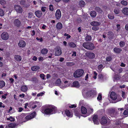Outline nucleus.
Segmentation results:
<instances>
[{
    "label": "nucleus",
    "instance_id": "f257e3e1",
    "mask_svg": "<svg viewBox=\"0 0 128 128\" xmlns=\"http://www.w3.org/2000/svg\"><path fill=\"white\" fill-rule=\"evenodd\" d=\"M82 46L85 48L90 50H93L94 48V44L91 42H84Z\"/></svg>",
    "mask_w": 128,
    "mask_h": 128
},
{
    "label": "nucleus",
    "instance_id": "f03ea898",
    "mask_svg": "<svg viewBox=\"0 0 128 128\" xmlns=\"http://www.w3.org/2000/svg\"><path fill=\"white\" fill-rule=\"evenodd\" d=\"M84 73L82 69H78L76 70L74 73V76L75 78H78L82 76Z\"/></svg>",
    "mask_w": 128,
    "mask_h": 128
},
{
    "label": "nucleus",
    "instance_id": "7ed1b4c3",
    "mask_svg": "<svg viewBox=\"0 0 128 128\" xmlns=\"http://www.w3.org/2000/svg\"><path fill=\"white\" fill-rule=\"evenodd\" d=\"M1 36L2 39L5 40H8L9 37L8 33L5 32H3Z\"/></svg>",
    "mask_w": 128,
    "mask_h": 128
},
{
    "label": "nucleus",
    "instance_id": "20e7f679",
    "mask_svg": "<svg viewBox=\"0 0 128 128\" xmlns=\"http://www.w3.org/2000/svg\"><path fill=\"white\" fill-rule=\"evenodd\" d=\"M35 114L36 112H34L30 114L27 116L26 115L25 118L27 120L31 119L34 118L35 116Z\"/></svg>",
    "mask_w": 128,
    "mask_h": 128
},
{
    "label": "nucleus",
    "instance_id": "39448f33",
    "mask_svg": "<svg viewBox=\"0 0 128 128\" xmlns=\"http://www.w3.org/2000/svg\"><path fill=\"white\" fill-rule=\"evenodd\" d=\"M108 119V118L106 116H102L101 119L100 123L102 125L106 124L107 122Z\"/></svg>",
    "mask_w": 128,
    "mask_h": 128
},
{
    "label": "nucleus",
    "instance_id": "423d86ee",
    "mask_svg": "<svg viewBox=\"0 0 128 128\" xmlns=\"http://www.w3.org/2000/svg\"><path fill=\"white\" fill-rule=\"evenodd\" d=\"M55 50V54L56 56H58L61 54L62 53V50L60 47H57Z\"/></svg>",
    "mask_w": 128,
    "mask_h": 128
},
{
    "label": "nucleus",
    "instance_id": "0eeeda50",
    "mask_svg": "<svg viewBox=\"0 0 128 128\" xmlns=\"http://www.w3.org/2000/svg\"><path fill=\"white\" fill-rule=\"evenodd\" d=\"M54 106H52L51 108L46 109L44 110V112L46 114L51 113L52 111L54 110Z\"/></svg>",
    "mask_w": 128,
    "mask_h": 128
},
{
    "label": "nucleus",
    "instance_id": "6e6552de",
    "mask_svg": "<svg viewBox=\"0 0 128 128\" xmlns=\"http://www.w3.org/2000/svg\"><path fill=\"white\" fill-rule=\"evenodd\" d=\"M14 8L16 12L18 13H22V8L19 5H15Z\"/></svg>",
    "mask_w": 128,
    "mask_h": 128
},
{
    "label": "nucleus",
    "instance_id": "1a4fd4ad",
    "mask_svg": "<svg viewBox=\"0 0 128 128\" xmlns=\"http://www.w3.org/2000/svg\"><path fill=\"white\" fill-rule=\"evenodd\" d=\"M14 26L17 27H19L21 24L20 21L18 19L14 20L13 22Z\"/></svg>",
    "mask_w": 128,
    "mask_h": 128
},
{
    "label": "nucleus",
    "instance_id": "9d476101",
    "mask_svg": "<svg viewBox=\"0 0 128 128\" xmlns=\"http://www.w3.org/2000/svg\"><path fill=\"white\" fill-rule=\"evenodd\" d=\"M26 45L25 42L22 40H20L18 43V46L20 48H24L25 46Z\"/></svg>",
    "mask_w": 128,
    "mask_h": 128
},
{
    "label": "nucleus",
    "instance_id": "9b49d317",
    "mask_svg": "<svg viewBox=\"0 0 128 128\" xmlns=\"http://www.w3.org/2000/svg\"><path fill=\"white\" fill-rule=\"evenodd\" d=\"M61 13L60 10L59 9H58L56 11L55 14L56 18L57 19H59L61 18Z\"/></svg>",
    "mask_w": 128,
    "mask_h": 128
},
{
    "label": "nucleus",
    "instance_id": "f8f14e48",
    "mask_svg": "<svg viewBox=\"0 0 128 128\" xmlns=\"http://www.w3.org/2000/svg\"><path fill=\"white\" fill-rule=\"evenodd\" d=\"M110 97L113 100H116L117 98V95L114 92H112L110 94Z\"/></svg>",
    "mask_w": 128,
    "mask_h": 128
},
{
    "label": "nucleus",
    "instance_id": "ddd939ff",
    "mask_svg": "<svg viewBox=\"0 0 128 128\" xmlns=\"http://www.w3.org/2000/svg\"><path fill=\"white\" fill-rule=\"evenodd\" d=\"M35 14L36 16L38 18L41 17L42 15V13L40 10L36 11L35 12Z\"/></svg>",
    "mask_w": 128,
    "mask_h": 128
},
{
    "label": "nucleus",
    "instance_id": "4468645a",
    "mask_svg": "<svg viewBox=\"0 0 128 128\" xmlns=\"http://www.w3.org/2000/svg\"><path fill=\"white\" fill-rule=\"evenodd\" d=\"M93 120L94 124H99V122L98 118V116L95 115L93 118Z\"/></svg>",
    "mask_w": 128,
    "mask_h": 128
},
{
    "label": "nucleus",
    "instance_id": "2eb2a0df",
    "mask_svg": "<svg viewBox=\"0 0 128 128\" xmlns=\"http://www.w3.org/2000/svg\"><path fill=\"white\" fill-rule=\"evenodd\" d=\"M90 24L92 26H98L100 25L101 23L98 22L93 21L91 22Z\"/></svg>",
    "mask_w": 128,
    "mask_h": 128
},
{
    "label": "nucleus",
    "instance_id": "dca6fc26",
    "mask_svg": "<svg viewBox=\"0 0 128 128\" xmlns=\"http://www.w3.org/2000/svg\"><path fill=\"white\" fill-rule=\"evenodd\" d=\"M80 86V84L77 81L74 82L71 85V87L78 88Z\"/></svg>",
    "mask_w": 128,
    "mask_h": 128
},
{
    "label": "nucleus",
    "instance_id": "f3484780",
    "mask_svg": "<svg viewBox=\"0 0 128 128\" xmlns=\"http://www.w3.org/2000/svg\"><path fill=\"white\" fill-rule=\"evenodd\" d=\"M86 55L90 58H93L95 57L94 54L92 52L88 53Z\"/></svg>",
    "mask_w": 128,
    "mask_h": 128
},
{
    "label": "nucleus",
    "instance_id": "a211bd4d",
    "mask_svg": "<svg viewBox=\"0 0 128 128\" xmlns=\"http://www.w3.org/2000/svg\"><path fill=\"white\" fill-rule=\"evenodd\" d=\"M56 27L58 30H60L62 28V25L61 22H58L56 24Z\"/></svg>",
    "mask_w": 128,
    "mask_h": 128
},
{
    "label": "nucleus",
    "instance_id": "6ab92c4d",
    "mask_svg": "<svg viewBox=\"0 0 128 128\" xmlns=\"http://www.w3.org/2000/svg\"><path fill=\"white\" fill-rule=\"evenodd\" d=\"M14 58V59L16 60L18 62L20 61L22 59L21 56L18 55H15Z\"/></svg>",
    "mask_w": 128,
    "mask_h": 128
},
{
    "label": "nucleus",
    "instance_id": "aec40b11",
    "mask_svg": "<svg viewBox=\"0 0 128 128\" xmlns=\"http://www.w3.org/2000/svg\"><path fill=\"white\" fill-rule=\"evenodd\" d=\"M16 126L15 124L11 123L6 127L5 128H14Z\"/></svg>",
    "mask_w": 128,
    "mask_h": 128
},
{
    "label": "nucleus",
    "instance_id": "412c9836",
    "mask_svg": "<svg viewBox=\"0 0 128 128\" xmlns=\"http://www.w3.org/2000/svg\"><path fill=\"white\" fill-rule=\"evenodd\" d=\"M122 13L126 16H128V8H124L122 11Z\"/></svg>",
    "mask_w": 128,
    "mask_h": 128
},
{
    "label": "nucleus",
    "instance_id": "4be33fe9",
    "mask_svg": "<svg viewBox=\"0 0 128 128\" xmlns=\"http://www.w3.org/2000/svg\"><path fill=\"white\" fill-rule=\"evenodd\" d=\"M78 5L80 7H84L85 5V4L83 0H81L79 1Z\"/></svg>",
    "mask_w": 128,
    "mask_h": 128
},
{
    "label": "nucleus",
    "instance_id": "5701e85b",
    "mask_svg": "<svg viewBox=\"0 0 128 128\" xmlns=\"http://www.w3.org/2000/svg\"><path fill=\"white\" fill-rule=\"evenodd\" d=\"M114 50L115 53L119 54L122 51V50L120 48H114Z\"/></svg>",
    "mask_w": 128,
    "mask_h": 128
},
{
    "label": "nucleus",
    "instance_id": "b1692460",
    "mask_svg": "<svg viewBox=\"0 0 128 128\" xmlns=\"http://www.w3.org/2000/svg\"><path fill=\"white\" fill-rule=\"evenodd\" d=\"M81 111L82 113L83 114H85L87 112L86 109L84 106L82 107Z\"/></svg>",
    "mask_w": 128,
    "mask_h": 128
},
{
    "label": "nucleus",
    "instance_id": "393cba45",
    "mask_svg": "<svg viewBox=\"0 0 128 128\" xmlns=\"http://www.w3.org/2000/svg\"><path fill=\"white\" fill-rule=\"evenodd\" d=\"M90 14L92 17L94 18L96 16V13L94 11H92L90 12Z\"/></svg>",
    "mask_w": 128,
    "mask_h": 128
},
{
    "label": "nucleus",
    "instance_id": "a878e982",
    "mask_svg": "<svg viewBox=\"0 0 128 128\" xmlns=\"http://www.w3.org/2000/svg\"><path fill=\"white\" fill-rule=\"evenodd\" d=\"M65 113L68 116L72 117V114H71L69 110H66L65 111Z\"/></svg>",
    "mask_w": 128,
    "mask_h": 128
},
{
    "label": "nucleus",
    "instance_id": "bb28decb",
    "mask_svg": "<svg viewBox=\"0 0 128 128\" xmlns=\"http://www.w3.org/2000/svg\"><path fill=\"white\" fill-rule=\"evenodd\" d=\"M28 89L27 87L26 86H22L21 88V90L23 92H26Z\"/></svg>",
    "mask_w": 128,
    "mask_h": 128
},
{
    "label": "nucleus",
    "instance_id": "cd10ccee",
    "mask_svg": "<svg viewBox=\"0 0 128 128\" xmlns=\"http://www.w3.org/2000/svg\"><path fill=\"white\" fill-rule=\"evenodd\" d=\"M69 46L72 48H75L76 46V44L73 42H70L68 44Z\"/></svg>",
    "mask_w": 128,
    "mask_h": 128
},
{
    "label": "nucleus",
    "instance_id": "c85d7f7f",
    "mask_svg": "<svg viewBox=\"0 0 128 128\" xmlns=\"http://www.w3.org/2000/svg\"><path fill=\"white\" fill-rule=\"evenodd\" d=\"M40 69V67L38 66H33L31 68L32 70L33 71H37Z\"/></svg>",
    "mask_w": 128,
    "mask_h": 128
},
{
    "label": "nucleus",
    "instance_id": "c756f323",
    "mask_svg": "<svg viewBox=\"0 0 128 128\" xmlns=\"http://www.w3.org/2000/svg\"><path fill=\"white\" fill-rule=\"evenodd\" d=\"M48 52V50L45 48L43 49L41 51V53L42 54H46Z\"/></svg>",
    "mask_w": 128,
    "mask_h": 128
},
{
    "label": "nucleus",
    "instance_id": "7c9ffc66",
    "mask_svg": "<svg viewBox=\"0 0 128 128\" xmlns=\"http://www.w3.org/2000/svg\"><path fill=\"white\" fill-rule=\"evenodd\" d=\"M61 82L60 80V79H58L56 81L55 84L56 86H58L61 84Z\"/></svg>",
    "mask_w": 128,
    "mask_h": 128
},
{
    "label": "nucleus",
    "instance_id": "2f4dec72",
    "mask_svg": "<svg viewBox=\"0 0 128 128\" xmlns=\"http://www.w3.org/2000/svg\"><path fill=\"white\" fill-rule=\"evenodd\" d=\"M64 88L68 87L70 85V83H68L67 81H66L64 82Z\"/></svg>",
    "mask_w": 128,
    "mask_h": 128
},
{
    "label": "nucleus",
    "instance_id": "473e14b6",
    "mask_svg": "<svg viewBox=\"0 0 128 128\" xmlns=\"http://www.w3.org/2000/svg\"><path fill=\"white\" fill-rule=\"evenodd\" d=\"M5 85V83L4 81H0V88L3 87Z\"/></svg>",
    "mask_w": 128,
    "mask_h": 128
},
{
    "label": "nucleus",
    "instance_id": "72a5a7b5",
    "mask_svg": "<svg viewBox=\"0 0 128 128\" xmlns=\"http://www.w3.org/2000/svg\"><path fill=\"white\" fill-rule=\"evenodd\" d=\"M91 39L92 38L90 36L87 35L86 36L85 39L86 41H88L91 40Z\"/></svg>",
    "mask_w": 128,
    "mask_h": 128
},
{
    "label": "nucleus",
    "instance_id": "f704fd0d",
    "mask_svg": "<svg viewBox=\"0 0 128 128\" xmlns=\"http://www.w3.org/2000/svg\"><path fill=\"white\" fill-rule=\"evenodd\" d=\"M99 27L98 26H93L92 28V29L96 31L98 30L99 29Z\"/></svg>",
    "mask_w": 128,
    "mask_h": 128
},
{
    "label": "nucleus",
    "instance_id": "c9c22d12",
    "mask_svg": "<svg viewBox=\"0 0 128 128\" xmlns=\"http://www.w3.org/2000/svg\"><path fill=\"white\" fill-rule=\"evenodd\" d=\"M7 120H10L11 122H13L14 120V118L12 116H10L9 118H7Z\"/></svg>",
    "mask_w": 128,
    "mask_h": 128
},
{
    "label": "nucleus",
    "instance_id": "e433bc0d",
    "mask_svg": "<svg viewBox=\"0 0 128 128\" xmlns=\"http://www.w3.org/2000/svg\"><path fill=\"white\" fill-rule=\"evenodd\" d=\"M114 12L116 14H118L119 13L120 10L118 8H116L114 10Z\"/></svg>",
    "mask_w": 128,
    "mask_h": 128
},
{
    "label": "nucleus",
    "instance_id": "4c0bfd02",
    "mask_svg": "<svg viewBox=\"0 0 128 128\" xmlns=\"http://www.w3.org/2000/svg\"><path fill=\"white\" fill-rule=\"evenodd\" d=\"M108 17L110 19H113L114 18V15L112 14H109L108 15Z\"/></svg>",
    "mask_w": 128,
    "mask_h": 128
},
{
    "label": "nucleus",
    "instance_id": "58836bf2",
    "mask_svg": "<svg viewBox=\"0 0 128 128\" xmlns=\"http://www.w3.org/2000/svg\"><path fill=\"white\" fill-rule=\"evenodd\" d=\"M121 3L123 5L126 6L127 4V2L124 0H122L121 1Z\"/></svg>",
    "mask_w": 128,
    "mask_h": 128
},
{
    "label": "nucleus",
    "instance_id": "ea45409f",
    "mask_svg": "<svg viewBox=\"0 0 128 128\" xmlns=\"http://www.w3.org/2000/svg\"><path fill=\"white\" fill-rule=\"evenodd\" d=\"M4 14V12L2 9L0 8V16H2Z\"/></svg>",
    "mask_w": 128,
    "mask_h": 128
},
{
    "label": "nucleus",
    "instance_id": "a19ab883",
    "mask_svg": "<svg viewBox=\"0 0 128 128\" xmlns=\"http://www.w3.org/2000/svg\"><path fill=\"white\" fill-rule=\"evenodd\" d=\"M98 78L100 80H102L103 79V76L102 75L100 74L98 76Z\"/></svg>",
    "mask_w": 128,
    "mask_h": 128
},
{
    "label": "nucleus",
    "instance_id": "79ce46f5",
    "mask_svg": "<svg viewBox=\"0 0 128 128\" xmlns=\"http://www.w3.org/2000/svg\"><path fill=\"white\" fill-rule=\"evenodd\" d=\"M125 43L123 41H121L120 43V45L121 47H123L124 46Z\"/></svg>",
    "mask_w": 128,
    "mask_h": 128
},
{
    "label": "nucleus",
    "instance_id": "37998d69",
    "mask_svg": "<svg viewBox=\"0 0 128 128\" xmlns=\"http://www.w3.org/2000/svg\"><path fill=\"white\" fill-rule=\"evenodd\" d=\"M96 10L97 12L100 13H101L102 12V11L101 9L98 7H96Z\"/></svg>",
    "mask_w": 128,
    "mask_h": 128
},
{
    "label": "nucleus",
    "instance_id": "c03bdc74",
    "mask_svg": "<svg viewBox=\"0 0 128 128\" xmlns=\"http://www.w3.org/2000/svg\"><path fill=\"white\" fill-rule=\"evenodd\" d=\"M49 10L51 11H53L54 10V7L53 5L52 4H50L49 6Z\"/></svg>",
    "mask_w": 128,
    "mask_h": 128
},
{
    "label": "nucleus",
    "instance_id": "a18cd8bd",
    "mask_svg": "<svg viewBox=\"0 0 128 128\" xmlns=\"http://www.w3.org/2000/svg\"><path fill=\"white\" fill-rule=\"evenodd\" d=\"M74 64V63L72 62H68L66 63V65L68 66H72Z\"/></svg>",
    "mask_w": 128,
    "mask_h": 128
},
{
    "label": "nucleus",
    "instance_id": "49530a36",
    "mask_svg": "<svg viewBox=\"0 0 128 128\" xmlns=\"http://www.w3.org/2000/svg\"><path fill=\"white\" fill-rule=\"evenodd\" d=\"M114 78L116 80H119L120 78V76L118 74L114 76Z\"/></svg>",
    "mask_w": 128,
    "mask_h": 128
},
{
    "label": "nucleus",
    "instance_id": "de8ad7c7",
    "mask_svg": "<svg viewBox=\"0 0 128 128\" xmlns=\"http://www.w3.org/2000/svg\"><path fill=\"white\" fill-rule=\"evenodd\" d=\"M0 3L2 5H4L6 3V2L4 0H0Z\"/></svg>",
    "mask_w": 128,
    "mask_h": 128
},
{
    "label": "nucleus",
    "instance_id": "09e8293b",
    "mask_svg": "<svg viewBox=\"0 0 128 128\" xmlns=\"http://www.w3.org/2000/svg\"><path fill=\"white\" fill-rule=\"evenodd\" d=\"M75 114L76 116L78 117H79V118H80V114L78 112L75 111Z\"/></svg>",
    "mask_w": 128,
    "mask_h": 128
},
{
    "label": "nucleus",
    "instance_id": "8fccbe9b",
    "mask_svg": "<svg viewBox=\"0 0 128 128\" xmlns=\"http://www.w3.org/2000/svg\"><path fill=\"white\" fill-rule=\"evenodd\" d=\"M46 8L44 6L42 7L41 8V10L43 12L46 11Z\"/></svg>",
    "mask_w": 128,
    "mask_h": 128
},
{
    "label": "nucleus",
    "instance_id": "3c124183",
    "mask_svg": "<svg viewBox=\"0 0 128 128\" xmlns=\"http://www.w3.org/2000/svg\"><path fill=\"white\" fill-rule=\"evenodd\" d=\"M26 114L24 113L22 114L20 116V118H23L24 117L26 116Z\"/></svg>",
    "mask_w": 128,
    "mask_h": 128
},
{
    "label": "nucleus",
    "instance_id": "603ef678",
    "mask_svg": "<svg viewBox=\"0 0 128 128\" xmlns=\"http://www.w3.org/2000/svg\"><path fill=\"white\" fill-rule=\"evenodd\" d=\"M97 99L99 100H100L102 99V96L101 94H98L97 98Z\"/></svg>",
    "mask_w": 128,
    "mask_h": 128
},
{
    "label": "nucleus",
    "instance_id": "864d4df0",
    "mask_svg": "<svg viewBox=\"0 0 128 128\" xmlns=\"http://www.w3.org/2000/svg\"><path fill=\"white\" fill-rule=\"evenodd\" d=\"M94 110L92 108H89L88 109V111L90 113H91Z\"/></svg>",
    "mask_w": 128,
    "mask_h": 128
},
{
    "label": "nucleus",
    "instance_id": "5fc2aeb1",
    "mask_svg": "<svg viewBox=\"0 0 128 128\" xmlns=\"http://www.w3.org/2000/svg\"><path fill=\"white\" fill-rule=\"evenodd\" d=\"M76 104H72L69 106V107L71 108H76Z\"/></svg>",
    "mask_w": 128,
    "mask_h": 128
},
{
    "label": "nucleus",
    "instance_id": "6e6d98bb",
    "mask_svg": "<svg viewBox=\"0 0 128 128\" xmlns=\"http://www.w3.org/2000/svg\"><path fill=\"white\" fill-rule=\"evenodd\" d=\"M33 14L31 12H30L28 13V18H31Z\"/></svg>",
    "mask_w": 128,
    "mask_h": 128
},
{
    "label": "nucleus",
    "instance_id": "4d7b16f0",
    "mask_svg": "<svg viewBox=\"0 0 128 128\" xmlns=\"http://www.w3.org/2000/svg\"><path fill=\"white\" fill-rule=\"evenodd\" d=\"M45 76L44 74H40V78H42L43 80H44Z\"/></svg>",
    "mask_w": 128,
    "mask_h": 128
},
{
    "label": "nucleus",
    "instance_id": "13d9d810",
    "mask_svg": "<svg viewBox=\"0 0 128 128\" xmlns=\"http://www.w3.org/2000/svg\"><path fill=\"white\" fill-rule=\"evenodd\" d=\"M112 60V58L110 56H109L106 58V60L107 61L109 62L110 61Z\"/></svg>",
    "mask_w": 128,
    "mask_h": 128
},
{
    "label": "nucleus",
    "instance_id": "bf43d9fd",
    "mask_svg": "<svg viewBox=\"0 0 128 128\" xmlns=\"http://www.w3.org/2000/svg\"><path fill=\"white\" fill-rule=\"evenodd\" d=\"M123 114L124 115H127L128 114V110H126L124 111Z\"/></svg>",
    "mask_w": 128,
    "mask_h": 128
},
{
    "label": "nucleus",
    "instance_id": "052dcab7",
    "mask_svg": "<svg viewBox=\"0 0 128 128\" xmlns=\"http://www.w3.org/2000/svg\"><path fill=\"white\" fill-rule=\"evenodd\" d=\"M102 67L103 66L102 64H100L98 66V68L99 70H100Z\"/></svg>",
    "mask_w": 128,
    "mask_h": 128
},
{
    "label": "nucleus",
    "instance_id": "680f3d73",
    "mask_svg": "<svg viewBox=\"0 0 128 128\" xmlns=\"http://www.w3.org/2000/svg\"><path fill=\"white\" fill-rule=\"evenodd\" d=\"M20 3L22 5L24 4L25 3V1L24 0H22L20 2Z\"/></svg>",
    "mask_w": 128,
    "mask_h": 128
},
{
    "label": "nucleus",
    "instance_id": "e2e57ef3",
    "mask_svg": "<svg viewBox=\"0 0 128 128\" xmlns=\"http://www.w3.org/2000/svg\"><path fill=\"white\" fill-rule=\"evenodd\" d=\"M23 110V108L22 107H19L18 108V112H20Z\"/></svg>",
    "mask_w": 128,
    "mask_h": 128
},
{
    "label": "nucleus",
    "instance_id": "0e129e2a",
    "mask_svg": "<svg viewBox=\"0 0 128 128\" xmlns=\"http://www.w3.org/2000/svg\"><path fill=\"white\" fill-rule=\"evenodd\" d=\"M44 93L42 92L38 94L37 95V96L38 97L40 96H42L43 94H44Z\"/></svg>",
    "mask_w": 128,
    "mask_h": 128
},
{
    "label": "nucleus",
    "instance_id": "69168bd1",
    "mask_svg": "<svg viewBox=\"0 0 128 128\" xmlns=\"http://www.w3.org/2000/svg\"><path fill=\"white\" fill-rule=\"evenodd\" d=\"M36 39L38 40H39L40 42H42L43 40L42 39V38H38L37 37L36 38Z\"/></svg>",
    "mask_w": 128,
    "mask_h": 128
},
{
    "label": "nucleus",
    "instance_id": "338daca9",
    "mask_svg": "<svg viewBox=\"0 0 128 128\" xmlns=\"http://www.w3.org/2000/svg\"><path fill=\"white\" fill-rule=\"evenodd\" d=\"M64 35V36H66L67 37V38H69L71 37V36L70 35H69L68 34H66V33Z\"/></svg>",
    "mask_w": 128,
    "mask_h": 128
},
{
    "label": "nucleus",
    "instance_id": "774afa93",
    "mask_svg": "<svg viewBox=\"0 0 128 128\" xmlns=\"http://www.w3.org/2000/svg\"><path fill=\"white\" fill-rule=\"evenodd\" d=\"M89 74H87L85 78V80H87L88 79V78Z\"/></svg>",
    "mask_w": 128,
    "mask_h": 128
}]
</instances>
